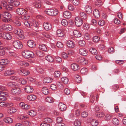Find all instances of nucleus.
<instances>
[{"label":"nucleus","instance_id":"obj_1","mask_svg":"<svg viewBox=\"0 0 126 126\" xmlns=\"http://www.w3.org/2000/svg\"><path fill=\"white\" fill-rule=\"evenodd\" d=\"M14 33L17 34L16 37L19 40H22L24 38V36L22 33L23 31L19 29H16L14 30Z\"/></svg>","mask_w":126,"mask_h":126},{"label":"nucleus","instance_id":"obj_2","mask_svg":"<svg viewBox=\"0 0 126 126\" xmlns=\"http://www.w3.org/2000/svg\"><path fill=\"white\" fill-rule=\"evenodd\" d=\"M45 12L46 14L51 16H56L58 13L57 10H54L52 9H46L45 11Z\"/></svg>","mask_w":126,"mask_h":126},{"label":"nucleus","instance_id":"obj_3","mask_svg":"<svg viewBox=\"0 0 126 126\" xmlns=\"http://www.w3.org/2000/svg\"><path fill=\"white\" fill-rule=\"evenodd\" d=\"M30 9L28 8H27V11H30ZM16 12L18 14L23 16L26 15L28 14V12L26 10L22 8H17L16 10Z\"/></svg>","mask_w":126,"mask_h":126},{"label":"nucleus","instance_id":"obj_4","mask_svg":"<svg viewBox=\"0 0 126 126\" xmlns=\"http://www.w3.org/2000/svg\"><path fill=\"white\" fill-rule=\"evenodd\" d=\"M11 94L15 95H18L21 93V90L19 87H16L13 88L11 90Z\"/></svg>","mask_w":126,"mask_h":126},{"label":"nucleus","instance_id":"obj_5","mask_svg":"<svg viewBox=\"0 0 126 126\" xmlns=\"http://www.w3.org/2000/svg\"><path fill=\"white\" fill-rule=\"evenodd\" d=\"M12 44L14 47L17 49H21L23 46L22 43L17 40L14 41L13 42Z\"/></svg>","mask_w":126,"mask_h":126},{"label":"nucleus","instance_id":"obj_6","mask_svg":"<svg viewBox=\"0 0 126 126\" xmlns=\"http://www.w3.org/2000/svg\"><path fill=\"white\" fill-rule=\"evenodd\" d=\"M4 19H2V21L4 22H8L10 21V19L11 18V14L7 12H4L2 14Z\"/></svg>","mask_w":126,"mask_h":126},{"label":"nucleus","instance_id":"obj_7","mask_svg":"<svg viewBox=\"0 0 126 126\" xmlns=\"http://www.w3.org/2000/svg\"><path fill=\"white\" fill-rule=\"evenodd\" d=\"M33 53L28 50H25L23 51L22 52V54L23 57L25 58L32 57Z\"/></svg>","mask_w":126,"mask_h":126},{"label":"nucleus","instance_id":"obj_8","mask_svg":"<svg viewBox=\"0 0 126 126\" xmlns=\"http://www.w3.org/2000/svg\"><path fill=\"white\" fill-rule=\"evenodd\" d=\"M75 21L76 25L78 27L81 26L83 23V20L79 17L75 18Z\"/></svg>","mask_w":126,"mask_h":126},{"label":"nucleus","instance_id":"obj_9","mask_svg":"<svg viewBox=\"0 0 126 126\" xmlns=\"http://www.w3.org/2000/svg\"><path fill=\"white\" fill-rule=\"evenodd\" d=\"M44 29L46 31L50 30L52 28V26L51 24L48 23L44 22L43 25Z\"/></svg>","mask_w":126,"mask_h":126},{"label":"nucleus","instance_id":"obj_10","mask_svg":"<svg viewBox=\"0 0 126 126\" xmlns=\"http://www.w3.org/2000/svg\"><path fill=\"white\" fill-rule=\"evenodd\" d=\"M71 67L72 69L74 71H77L80 69V67L77 63H72L71 65Z\"/></svg>","mask_w":126,"mask_h":126},{"label":"nucleus","instance_id":"obj_11","mask_svg":"<svg viewBox=\"0 0 126 126\" xmlns=\"http://www.w3.org/2000/svg\"><path fill=\"white\" fill-rule=\"evenodd\" d=\"M77 62L78 63H88V61L83 58L80 57L77 59L76 60Z\"/></svg>","mask_w":126,"mask_h":126},{"label":"nucleus","instance_id":"obj_12","mask_svg":"<svg viewBox=\"0 0 126 126\" xmlns=\"http://www.w3.org/2000/svg\"><path fill=\"white\" fill-rule=\"evenodd\" d=\"M25 89L26 92L29 93L32 92L33 91V89L32 87L30 86H26Z\"/></svg>","mask_w":126,"mask_h":126},{"label":"nucleus","instance_id":"obj_13","mask_svg":"<svg viewBox=\"0 0 126 126\" xmlns=\"http://www.w3.org/2000/svg\"><path fill=\"white\" fill-rule=\"evenodd\" d=\"M3 38L7 40H10L12 39V37L10 33L4 32H3Z\"/></svg>","mask_w":126,"mask_h":126},{"label":"nucleus","instance_id":"obj_14","mask_svg":"<svg viewBox=\"0 0 126 126\" xmlns=\"http://www.w3.org/2000/svg\"><path fill=\"white\" fill-rule=\"evenodd\" d=\"M56 33L58 37H63L64 35L63 31L62 30L60 29L57 30Z\"/></svg>","mask_w":126,"mask_h":126},{"label":"nucleus","instance_id":"obj_15","mask_svg":"<svg viewBox=\"0 0 126 126\" xmlns=\"http://www.w3.org/2000/svg\"><path fill=\"white\" fill-rule=\"evenodd\" d=\"M79 53L82 55L86 56L88 54V51L85 49H80L79 50Z\"/></svg>","mask_w":126,"mask_h":126},{"label":"nucleus","instance_id":"obj_16","mask_svg":"<svg viewBox=\"0 0 126 126\" xmlns=\"http://www.w3.org/2000/svg\"><path fill=\"white\" fill-rule=\"evenodd\" d=\"M19 74L23 76H26L30 74V72L27 70L22 71L20 70L19 71Z\"/></svg>","mask_w":126,"mask_h":126},{"label":"nucleus","instance_id":"obj_17","mask_svg":"<svg viewBox=\"0 0 126 126\" xmlns=\"http://www.w3.org/2000/svg\"><path fill=\"white\" fill-rule=\"evenodd\" d=\"M28 46L30 47L33 48L35 46V44L32 40H29L27 42Z\"/></svg>","mask_w":126,"mask_h":126},{"label":"nucleus","instance_id":"obj_18","mask_svg":"<svg viewBox=\"0 0 126 126\" xmlns=\"http://www.w3.org/2000/svg\"><path fill=\"white\" fill-rule=\"evenodd\" d=\"M85 8L86 12L88 14H90L92 13V10L91 6L86 5Z\"/></svg>","mask_w":126,"mask_h":126},{"label":"nucleus","instance_id":"obj_19","mask_svg":"<svg viewBox=\"0 0 126 126\" xmlns=\"http://www.w3.org/2000/svg\"><path fill=\"white\" fill-rule=\"evenodd\" d=\"M58 106L59 109L61 111L64 110L66 109V105L62 103H59Z\"/></svg>","mask_w":126,"mask_h":126},{"label":"nucleus","instance_id":"obj_20","mask_svg":"<svg viewBox=\"0 0 126 126\" xmlns=\"http://www.w3.org/2000/svg\"><path fill=\"white\" fill-rule=\"evenodd\" d=\"M79 16L81 19H86L87 18V15L85 13L83 12H80L79 13Z\"/></svg>","mask_w":126,"mask_h":126},{"label":"nucleus","instance_id":"obj_21","mask_svg":"<svg viewBox=\"0 0 126 126\" xmlns=\"http://www.w3.org/2000/svg\"><path fill=\"white\" fill-rule=\"evenodd\" d=\"M33 4L34 6L36 7L40 8L41 7L40 1L39 0H35L33 2Z\"/></svg>","mask_w":126,"mask_h":126},{"label":"nucleus","instance_id":"obj_22","mask_svg":"<svg viewBox=\"0 0 126 126\" xmlns=\"http://www.w3.org/2000/svg\"><path fill=\"white\" fill-rule=\"evenodd\" d=\"M67 45L68 47L71 48H74L75 46L74 43L71 41H68L67 43Z\"/></svg>","mask_w":126,"mask_h":126},{"label":"nucleus","instance_id":"obj_23","mask_svg":"<svg viewBox=\"0 0 126 126\" xmlns=\"http://www.w3.org/2000/svg\"><path fill=\"white\" fill-rule=\"evenodd\" d=\"M63 16L65 18H69L71 17V14L70 12L67 11H65L64 12Z\"/></svg>","mask_w":126,"mask_h":126},{"label":"nucleus","instance_id":"obj_24","mask_svg":"<svg viewBox=\"0 0 126 126\" xmlns=\"http://www.w3.org/2000/svg\"><path fill=\"white\" fill-rule=\"evenodd\" d=\"M73 35L76 37H79L81 36V33L78 30H75L73 31Z\"/></svg>","mask_w":126,"mask_h":126},{"label":"nucleus","instance_id":"obj_25","mask_svg":"<svg viewBox=\"0 0 126 126\" xmlns=\"http://www.w3.org/2000/svg\"><path fill=\"white\" fill-rule=\"evenodd\" d=\"M15 71L12 70H8L6 71L4 73L5 76H9L14 74Z\"/></svg>","mask_w":126,"mask_h":126},{"label":"nucleus","instance_id":"obj_26","mask_svg":"<svg viewBox=\"0 0 126 126\" xmlns=\"http://www.w3.org/2000/svg\"><path fill=\"white\" fill-rule=\"evenodd\" d=\"M5 30L6 31H10L12 30L11 26L8 24H4Z\"/></svg>","mask_w":126,"mask_h":126},{"label":"nucleus","instance_id":"obj_27","mask_svg":"<svg viewBox=\"0 0 126 126\" xmlns=\"http://www.w3.org/2000/svg\"><path fill=\"white\" fill-rule=\"evenodd\" d=\"M93 14L95 17L96 18H98L100 16V14L99 12L97 9H95L93 11Z\"/></svg>","mask_w":126,"mask_h":126},{"label":"nucleus","instance_id":"obj_28","mask_svg":"<svg viewBox=\"0 0 126 126\" xmlns=\"http://www.w3.org/2000/svg\"><path fill=\"white\" fill-rule=\"evenodd\" d=\"M3 121L6 123L10 124L13 122V119L10 117H7L3 119Z\"/></svg>","mask_w":126,"mask_h":126},{"label":"nucleus","instance_id":"obj_29","mask_svg":"<svg viewBox=\"0 0 126 126\" xmlns=\"http://www.w3.org/2000/svg\"><path fill=\"white\" fill-rule=\"evenodd\" d=\"M27 99L30 101H34L36 98L35 95H30L27 97Z\"/></svg>","mask_w":126,"mask_h":126},{"label":"nucleus","instance_id":"obj_30","mask_svg":"<svg viewBox=\"0 0 126 126\" xmlns=\"http://www.w3.org/2000/svg\"><path fill=\"white\" fill-rule=\"evenodd\" d=\"M112 122L113 124L116 126L118 125L119 124V120L116 118H113Z\"/></svg>","mask_w":126,"mask_h":126},{"label":"nucleus","instance_id":"obj_31","mask_svg":"<svg viewBox=\"0 0 126 126\" xmlns=\"http://www.w3.org/2000/svg\"><path fill=\"white\" fill-rule=\"evenodd\" d=\"M52 79L49 77H47L45 78L43 80L44 83H49L52 82Z\"/></svg>","mask_w":126,"mask_h":126},{"label":"nucleus","instance_id":"obj_32","mask_svg":"<svg viewBox=\"0 0 126 126\" xmlns=\"http://www.w3.org/2000/svg\"><path fill=\"white\" fill-rule=\"evenodd\" d=\"M74 77L75 80L77 82L79 83L81 82V77L79 75L77 74H75Z\"/></svg>","mask_w":126,"mask_h":126},{"label":"nucleus","instance_id":"obj_33","mask_svg":"<svg viewBox=\"0 0 126 126\" xmlns=\"http://www.w3.org/2000/svg\"><path fill=\"white\" fill-rule=\"evenodd\" d=\"M39 47L40 49L44 51H46L47 50L46 46L43 44L39 45Z\"/></svg>","mask_w":126,"mask_h":126},{"label":"nucleus","instance_id":"obj_34","mask_svg":"<svg viewBox=\"0 0 126 126\" xmlns=\"http://www.w3.org/2000/svg\"><path fill=\"white\" fill-rule=\"evenodd\" d=\"M1 62H0V63H5L6 62H11V63H15L16 62L14 60H10V61H8L7 59H2L0 60Z\"/></svg>","mask_w":126,"mask_h":126},{"label":"nucleus","instance_id":"obj_35","mask_svg":"<svg viewBox=\"0 0 126 126\" xmlns=\"http://www.w3.org/2000/svg\"><path fill=\"white\" fill-rule=\"evenodd\" d=\"M45 100L47 102L49 103H53L54 101L53 98L50 97H46Z\"/></svg>","mask_w":126,"mask_h":126},{"label":"nucleus","instance_id":"obj_36","mask_svg":"<svg viewBox=\"0 0 126 126\" xmlns=\"http://www.w3.org/2000/svg\"><path fill=\"white\" fill-rule=\"evenodd\" d=\"M90 52L92 54L96 55L97 53L96 50L94 48L91 47L89 50Z\"/></svg>","mask_w":126,"mask_h":126},{"label":"nucleus","instance_id":"obj_37","mask_svg":"<svg viewBox=\"0 0 126 126\" xmlns=\"http://www.w3.org/2000/svg\"><path fill=\"white\" fill-rule=\"evenodd\" d=\"M91 124L93 126H96L98 124V122L96 120L93 119L91 121Z\"/></svg>","mask_w":126,"mask_h":126},{"label":"nucleus","instance_id":"obj_38","mask_svg":"<svg viewBox=\"0 0 126 126\" xmlns=\"http://www.w3.org/2000/svg\"><path fill=\"white\" fill-rule=\"evenodd\" d=\"M42 92L45 95H47L49 93L48 90L46 87H44L42 89Z\"/></svg>","mask_w":126,"mask_h":126},{"label":"nucleus","instance_id":"obj_39","mask_svg":"<svg viewBox=\"0 0 126 126\" xmlns=\"http://www.w3.org/2000/svg\"><path fill=\"white\" fill-rule=\"evenodd\" d=\"M46 58L47 61L50 63L53 62V58L50 56L48 55L46 56Z\"/></svg>","mask_w":126,"mask_h":126},{"label":"nucleus","instance_id":"obj_40","mask_svg":"<svg viewBox=\"0 0 126 126\" xmlns=\"http://www.w3.org/2000/svg\"><path fill=\"white\" fill-rule=\"evenodd\" d=\"M61 80L65 84H67L68 82V79L65 77H64L61 78Z\"/></svg>","mask_w":126,"mask_h":126},{"label":"nucleus","instance_id":"obj_41","mask_svg":"<svg viewBox=\"0 0 126 126\" xmlns=\"http://www.w3.org/2000/svg\"><path fill=\"white\" fill-rule=\"evenodd\" d=\"M43 120L44 122L48 123H51L52 121V120L49 118H44Z\"/></svg>","mask_w":126,"mask_h":126},{"label":"nucleus","instance_id":"obj_42","mask_svg":"<svg viewBox=\"0 0 126 126\" xmlns=\"http://www.w3.org/2000/svg\"><path fill=\"white\" fill-rule=\"evenodd\" d=\"M95 115L96 116L98 117H101L104 116L105 114L104 113L102 112H96Z\"/></svg>","mask_w":126,"mask_h":126},{"label":"nucleus","instance_id":"obj_43","mask_svg":"<svg viewBox=\"0 0 126 126\" xmlns=\"http://www.w3.org/2000/svg\"><path fill=\"white\" fill-rule=\"evenodd\" d=\"M87 69L86 68H83L81 69L80 72L81 73L84 75L86 74L87 73Z\"/></svg>","mask_w":126,"mask_h":126},{"label":"nucleus","instance_id":"obj_44","mask_svg":"<svg viewBox=\"0 0 126 126\" xmlns=\"http://www.w3.org/2000/svg\"><path fill=\"white\" fill-rule=\"evenodd\" d=\"M16 109L14 107H13L10 108L8 110L9 113H12L16 112Z\"/></svg>","mask_w":126,"mask_h":126},{"label":"nucleus","instance_id":"obj_45","mask_svg":"<svg viewBox=\"0 0 126 126\" xmlns=\"http://www.w3.org/2000/svg\"><path fill=\"white\" fill-rule=\"evenodd\" d=\"M5 8L7 10H11L13 9V6L11 4L7 5Z\"/></svg>","mask_w":126,"mask_h":126},{"label":"nucleus","instance_id":"obj_46","mask_svg":"<svg viewBox=\"0 0 126 126\" xmlns=\"http://www.w3.org/2000/svg\"><path fill=\"white\" fill-rule=\"evenodd\" d=\"M61 23L62 25L64 26H66L68 25L67 21L65 19H63Z\"/></svg>","mask_w":126,"mask_h":126},{"label":"nucleus","instance_id":"obj_47","mask_svg":"<svg viewBox=\"0 0 126 126\" xmlns=\"http://www.w3.org/2000/svg\"><path fill=\"white\" fill-rule=\"evenodd\" d=\"M81 115L82 117H86L88 116V113L86 111H84L81 113Z\"/></svg>","mask_w":126,"mask_h":126},{"label":"nucleus","instance_id":"obj_48","mask_svg":"<svg viewBox=\"0 0 126 126\" xmlns=\"http://www.w3.org/2000/svg\"><path fill=\"white\" fill-rule=\"evenodd\" d=\"M32 28H38L39 26V24L38 22L35 21L33 22L32 25Z\"/></svg>","mask_w":126,"mask_h":126},{"label":"nucleus","instance_id":"obj_49","mask_svg":"<svg viewBox=\"0 0 126 126\" xmlns=\"http://www.w3.org/2000/svg\"><path fill=\"white\" fill-rule=\"evenodd\" d=\"M36 114L35 111L33 110H31L28 112V114L32 116H33L36 115Z\"/></svg>","mask_w":126,"mask_h":126},{"label":"nucleus","instance_id":"obj_50","mask_svg":"<svg viewBox=\"0 0 126 126\" xmlns=\"http://www.w3.org/2000/svg\"><path fill=\"white\" fill-rule=\"evenodd\" d=\"M95 4L96 5L101 6L103 5V2L101 0H97L95 1Z\"/></svg>","mask_w":126,"mask_h":126},{"label":"nucleus","instance_id":"obj_51","mask_svg":"<svg viewBox=\"0 0 126 126\" xmlns=\"http://www.w3.org/2000/svg\"><path fill=\"white\" fill-rule=\"evenodd\" d=\"M112 116V115L110 114H107L105 116V119L107 121H109L111 119Z\"/></svg>","mask_w":126,"mask_h":126},{"label":"nucleus","instance_id":"obj_52","mask_svg":"<svg viewBox=\"0 0 126 126\" xmlns=\"http://www.w3.org/2000/svg\"><path fill=\"white\" fill-rule=\"evenodd\" d=\"M12 5H14L15 6L17 7L20 4V3L17 0H14L13 3H12Z\"/></svg>","mask_w":126,"mask_h":126},{"label":"nucleus","instance_id":"obj_53","mask_svg":"<svg viewBox=\"0 0 126 126\" xmlns=\"http://www.w3.org/2000/svg\"><path fill=\"white\" fill-rule=\"evenodd\" d=\"M78 43L79 45L80 46H83L85 45V42L84 40H81L79 41Z\"/></svg>","mask_w":126,"mask_h":126},{"label":"nucleus","instance_id":"obj_54","mask_svg":"<svg viewBox=\"0 0 126 126\" xmlns=\"http://www.w3.org/2000/svg\"><path fill=\"white\" fill-rule=\"evenodd\" d=\"M93 41L95 42H97L100 40V38L98 36H95L93 37Z\"/></svg>","mask_w":126,"mask_h":126},{"label":"nucleus","instance_id":"obj_55","mask_svg":"<svg viewBox=\"0 0 126 126\" xmlns=\"http://www.w3.org/2000/svg\"><path fill=\"white\" fill-rule=\"evenodd\" d=\"M1 4L2 6L4 7L5 8L8 5L7 2L5 0H2L1 2Z\"/></svg>","mask_w":126,"mask_h":126},{"label":"nucleus","instance_id":"obj_56","mask_svg":"<svg viewBox=\"0 0 126 126\" xmlns=\"http://www.w3.org/2000/svg\"><path fill=\"white\" fill-rule=\"evenodd\" d=\"M61 75L60 72L59 71H56L55 72L54 76L56 78L59 77Z\"/></svg>","mask_w":126,"mask_h":126},{"label":"nucleus","instance_id":"obj_57","mask_svg":"<svg viewBox=\"0 0 126 126\" xmlns=\"http://www.w3.org/2000/svg\"><path fill=\"white\" fill-rule=\"evenodd\" d=\"M7 103L6 102H0V106L2 107H5L7 106Z\"/></svg>","mask_w":126,"mask_h":126},{"label":"nucleus","instance_id":"obj_58","mask_svg":"<svg viewBox=\"0 0 126 126\" xmlns=\"http://www.w3.org/2000/svg\"><path fill=\"white\" fill-rule=\"evenodd\" d=\"M81 123L80 121L76 120L74 124L76 126H80L81 125Z\"/></svg>","mask_w":126,"mask_h":126},{"label":"nucleus","instance_id":"obj_59","mask_svg":"<svg viewBox=\"0 0 126 126\" xmlns=\"http://www.w3.org/2000/svg\"><path fill=\"white\" fill-rule=\"evenodd\" d=\"M105 23V21L103 20H100L98 22V25L101 26L104 25Z\"/></svg>","mask_w":126,"mask_h":126},{"label":"nucleus","instance_id":"obj_60","mask_svg":"<svg viewBox=\"0 0 126 126\" xmlns=\"http://www.w3.org/2000/svg\"><path fill=\"white\" fill-rule=\"evenodd\" d=\"M57 46L59 48H62L63 47V44L61 42H58L57 44Z\"/></svg>","mask_w":126,"mask_h":126},{"label":"nucleus","instance_id":"obj_61","mask_svg":"<svg viewBox=\"0 0 126 126\" xmlns=\"http://www.w3.org/2000/svg\"><path fill=\"white\" fill-rule=\"evenodd\" d=\"M92 25L94 26H95L97 25V21L94 19H93L91 21Z\"/></svg>","mask_w":126,"mask_h":126},{"label":"nucleus","instance_id":"obj_62","mask_svg":"<svg viewBox=\"0 0 126 126\" xmlns=\"http://www.w3.org/2000/svg\"><path fill=\"white\" fill-rule=\"evenodd\" d=\"M42 35L45 37L47 38H49L51 37V36L48 33L43 32L42 33Z\"/></svg>","mask_w":126,"mask_h":126},{"label":"nucleus","instance_id":"obj_63","mask_svg":"<svg viewBox=\"0 0 126 126\" xmlns=\"http://www.w3.org/2000/svg\"><path fill=\"white\" fill-rule=\"evenodd\" d=\"M6 100V96H5V95H0V101H4Z\"/></svg>","mask_w":126,"mask_h":126},{"label":"nucleus","instance_id":"obj_64","mask_svg":"<svg viewBox=\"0 0 126 126\" xmlns=\"http://www.w3.org/2000/svg\"><path fill=\"white\" fill-rule=\"evenodd\" d=\"M0 90L2 91H7V90L5 86H0Z\"/></svg>","mask_w":126,"mask_h":126}]
</instances>
